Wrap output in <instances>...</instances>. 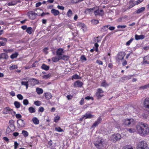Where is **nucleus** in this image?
Returning a JSON list of instances; mask_svg holds the SVG:
<instances>
[{
    "label": "nucleus",
    "mask_w": 149,
    "mask_h": 149,
    "mask_svg": "<svg viewBox=\"0 0 149 149\" xmlns=\"http://www.w3.org/2000/svg\"><path fill=\"white\" fill-rule=\"evenodd\" d=\"M136 129L139 134L141 135H146L149 134V128L146 124L140 123L136 126Z\"/></svg>",
    "instance_id": "f257e3e1"
},
{
    "label": "nucleus",
    "mask_w": 149,
    "mask_h": 149,
    "mask_svg": "<svg viewBox=\"0 0 149 149\" xmlns=\"http://www.w3.org/2000/svg\"><path fill=\"white\" fill-rule=\"evenodd\" d=\"M137 149H148V148L146 142L144 141H142L139 143Z\"/></svg>",
    "instance_id": "f03ea898"
},
{
    "label": "nucleus",
    "mask_w": 149,
    "mask_h": 149,
    "mask_svg": "<svg viewBox=\"0 0 149 149\" xmlns=\"http://www.w3.org/2000/svg\"><path fill=\"white\" fill-rule=\"evenodd\" d=\"M102 140H100L94 142V144L95 147L99 149H102L104 147Z\"/></svg>",
    "instance_id": "7ed1b4c3"
},
{
    "label": "nucleus",
    "mask_w": 149,
    "mask_h": 149,
    "mask_svg": "<svg viewBox=\"0 0 149 149\" xmlns=\"http://www.w3.org/2000/svg\"><path fill=\"white\" fill-rule=\"evenodd\" d=\"M3 113L6 114L7 113H11L12 114H15V112L13 111L12 109H10L9 107H7L5 108L3 110Z\"/></svg>",
    "instance_id": "20e7f679"
},
{
    "label": "nucleus",
    "mask_w": 149,
    "mask_h": 149,
    "mask_svg": "<svg viewBox=\"0 0 149 149\" xmlns=\"http://www.w3.org/2000/svg\"><path fill=\"white\" fill-rule=\"evenodd\" d=\"M94 14L95 15L102 16L104 14V12L102 10H99V9L96 10L94 11Z\"/></svg>",
    "instance_id": "39448f33"
},
{
    "label": "nucleus",
    "mask_w": 149,
    "mask_h": 149,
    "mask_svg": "<svg viewBox=\"0 0 149 149\" xmlns=\"http://www.w3.org/2000/svg\"><path fill=\"white\" fill-rule=\"evenodd\" d=\"M36 15L40 16V15L38 13H36L33 11L30 12L29 13V18L32 19H34L36 18Z\"/></svg>",
    "instance_id": "423d86ee"
},
{
    "label": "nucleus",
    "mask_w": 149,
    "mask_h": 149,
    "mask_svg": "<svg viewBox=\"0 0 149 149\" xmlns=\"http://www.w3.org/2000/svg\"><path fill=\"white\" fill-rule=\"evenodd\" d=\"M143 58V61L141 63L142 65L149 64V55L144 56Z\"/></svg>",
    "instance_id": "0eeeda50"
},
{
    "label": "nucleus",
    "mask_w": 149,
    "mask_h": 149,
    "mask_svg": "<svg viewBox=\"0 0 149 149\" xmlns=\"http://www.w3.org/2000/svg\"><path fill=\"white\" fill-rule=\"evenodd\" d=\"M125 55V53L124 52H121L118 53L117 55V59L119 60L123 59Z\"/></svg>",
    "instance_id": "6e6552de"
},
{
    "label": "nucleus",
    "mask_w": 149,
    "mask_h": 149,
    "mask_svg": "<svg viewBox=\"0 0 149 149\" xmlns=\"http://www.w3.org/2000/svg\"><path fill=\"white\" fill-rule=\"evenodd\" d=\"M29 81L30 82L31 85L33 86L39 83V81L37 80L34 78H30L29 79Z\"/></svg>",
    "instance_id": "1a4fd4ad"
},
{
    "label": "nucleus",
    "mask_w": 149,
    "mask_h": 149,
    "mask_svg": "<svg viewBox=\"0 0 149 149\" xmlns=\"http://www.w3.org/2000/svg\"><path fill=\"white\" fill-rule=\"evenodd\" d=\"M17 124L18 125V127H24L25 125V123L23 120L19 119L17 121Z\"/></svg>",
    "instance_id": "9d476101"
},
{
    "label": "nucleus",
    "mask_w": 149,
    "mask_h": 149,
    "mask_svg": "<svg viewBox=\"0 0 149 149\" xmlns=\"http://www.w3.org/2000/svg\"><path fill=\"white\" fill-rule=\"evenodd\" d=\"M83 118H85V119L91 118L94 117V116L90 114V112L88 111L85 115L83 116Z\"/></svg>",
    "instance_id": "9b49d317"
},
{
    "label": "nucleus",
    "mask_w": 149,
    "mask_h": 149,
    "mask_svg": "<svg viewBox=\"0 0 149 149\" xmlns=\"http://www.w3.org/2000/svg\"><path fill=\"white\" fill-rule=\"evenodd\" d=\"M143 106L145 108L149 109V98H146L145 99Z\"/></svg>",
    "instance_id": "f8f14e48"
},
{
    "label": "nucleus",
    "mask_w": 149,
    "mask_h": 149,
    "mask_svg": "<svg viewBox=\"0 0 149 149\" xmlns=\"http://www.w3.org/2000/svg\"><path fill=\"white\" fill-rule=\"evenodd\" d=\"M129 6L125 10V11L132 8L136 5L135 2H134V0H130L129 2Z\"/></svg>",
    "instance_id": "ddd939ff"
},
{
    "label": "nucleus",
    "mask_w": 149,
    "mask_h": 149,
    "mask_svg": "<svg viewBox=\"0 0 149 149\" xmlns=\"http://www.w3.org/2000/svg\"><path fill=\"white\" fill-rule=\"evenodd\" d=\"M23 80H28V81H22L21 82V85H22L25 86H26V89H27L29 86V78H24L23 79Z\"/></svg>",
    "instance_id": "4468645a"
},
{
    "label": "nucleus",
    "mask_w": 149,
    "mask_h": 149,
    "mask_svg": "<svg viewBox=\"0 0 149 149\" xmlns=\"http://www.w3.org/2000/svg\"><path fill=\"white\" fill-rule=\"evenodd\" d=\"M133 119H127L125 120L124 124L126 125H129L132 123H133Z\"/></svg>",
    "instance_id": "2eb2a0df"
},
{
    "label": "nucleus",
    "mask_w": 149,
    "mask_h": 149,
    "mask_svg": "<svg viewBox=\"0 0 149 149\" xmlns=\"http://www.w3.org/2000/svg\"><path fill=\"white\" fill-rule=\"evenodd\" d=\"M113 140L114 141H116L120 139L121 138V136L120 134H116L113 135Z\"/></svg>",
    "instance_id": "dca6fc26"
},
{
    "label": "nucleus",
    "mask_w": 149,
    "mask_h": 149,
    "mask_svg": "<svg viewBox=\"0 0 149 149\" xmlns=\"http://www.w3.org/2000/svg\"><path fill=\"white\" fill-rule=\"evenodd\" d=\"M0 40H2L0 41V47L5 46L7 42L6 39V38H1Z\"/></svg>",
    "instance_id": "f3484780"
},
{
    "label": "nucleus",
    "mask_w": 149,
    "mask_h": 149,
    "mask_svg": "<svg viewBox=\"0 0 149 149\" xmlns=\"http://www.w3.org/2000/svg\"><path fill=\"white\" fill-rule=\"evenodd\" d=\"M64 51L63 49L59 48L57 49L56 52V55L58 56H61L63 54Z\"/></svg>",
    "instance_id": "a211bd4d"
},
{
    "label": "nucleus",
    "mask_w": 149,
    "mask_h": 149,
    "mask_svg": "<svg viewBox=\"0 0 149 149\" xmlns=\"http://www.w3.org/2000/svg\"><path fill=\"white\" fill-rule=\"evenodd\" d=\"M102 119L100 117L97 120L95 121L94 123L92 125V127H96L100 123Z\"/></svg>",
    "instance_id": "6ab92c4d"
},
{
    "label": "nucleus",
    "mask_w": 149,
    "mask_h": 149,
    "mask_svg": "<svg viewBox=\"0 0 149 149\" xmlns=\"http://www.w3.org/2000/svg\"><path fill=\"white\" fill-rule=\"evenodd\" d=\"M51 12L54 16H57L59 14V12L58 10H56L54 8H53L52 9Z\"/></svg>",
    "instance_id": "aec40b11"
},
{
    "label": "nucleus",
    "mask_w": 149,
    "mask_h": 149,
    "mask_svg": "<svg viewBox=\"0 0 149 149\" xmlns=\"http://www.w3.org/2000/svg\"><path fill=\"white\" fill-rule=\"evenodd\" d=\"M83 85V83L81 82L77 81L75 82L74 84V85L75 87H81Z\"/></svg>",
    "instance_id": "412c9836"
},
{
    "label": "nucleus",
    "mask_w": 149,
    "mask_h": 149,
    "mask_svg": "<svg viewBox=\"0 0 149 149\" xmlns=\"http://www.w3.org/2000/svg\"><path fill=\"white\" fill-rule=\"evenodd\" d=\"M145 10V7H142L140 8L139 9L137 10H136L134 12V13L139 14L141 13L143 11H144Z\"/></svg>",
    "instance_id": "4be33fe9"
},
{
    "label": "nucleus",
    "mask_w": 149,
    "mask_h": 149,
    "mask_svg": "<svg viewBox=\"0 0 149 149\" xmlns=\"http://www.w3.org/2000/svg\"><path fill=\"white\" fill-rule=\"evenodd\" d=\"M96 7H93L92 8H86L85 10V12H87V13H92L93 12V11H95L96 9Z\"/></svg>",
    "instance_id": "5701e85b"
},
{
    "label": "nucleus",
    "mask_w": 149,
    "mask_h": 149,
    "mask_svg": "<svg viewBox=\"0 0 149 149\" xmlns=\"http://www.w3.org/2000/svg\"><path fill=\"white\" fill-rule=\"evenodd\" d=\"M133 75H124L123 76V77L122 78V80L123 81L126 80H128L130 79L133 76Z\"/></svg>",
    "instance_id": "b1692460"
},
{
    "label": "nucleus",
    "mask_w": 149,
    "mask_h": 149,
    "mask_svg": "<svg viewBox=\"0 0 149 149\" xmlns=\"http://www.w3.org/2000/svg\"><path fill=\"white\" fill-rule=\"evenodd\" d=\"M77 26H79L81 29L83 30V31H84V29L86 28V26L84 24L81 23H78L77 24Z\"/></svg>",
    "instance_id": "393cba45"
},
{
    "label": "nucleus",
    "mask_w": 149,
    "mask_h": 149,
    "mask_svg": "<svg viewBox=\"0 0 149 149\" xmlns=\"http://www.w3.org/2000/svg\"><path fill=\"white\" fill-rule=\"evenodd\" d=\"M60 56H55L52 58V61L54 62H56L58 61L59 60H60Z\"/></svg>",
    "instance_id": "a878e982"
},
{
    "label": "nucleus",
    "mask_w": 149,
    "mask_h": 149,
    "mask_svg": "<svg viewBox=\"0 0 149 149\" xmlns=\"http://www.w3.org/2000/svg\"><path fill=\"white\" fill-rule=\"evenodd\" d=\"M32 120L33 123L35 125H38L39 123V120L36 117L33 118Z\"/></svg>",
    "instance_id": "bb28decb"
},
{
    "label": "nucleus",
    "mask_w": 149,
    "mask_h": 149,
    "mask_svg": "<svg viewBox=\"0 0 149 149\" xmlns=\"http://www.w3.org/2000/svg\"><path fill=\"white\" fill-rule=\"evenodd\" d=\"M41 68L43 70H49V66L44 64L42 65L41 66Z\"/></svg>",
    "instance_id": "cd10ccee"
},
{
    "label": "nucleus",
    "mask_w": 149,
    "mask_h": 149,
    "mask_svg": "<svg viewBox=\"0 0 149 149\" xmlns=\"http://www.w3.org/2000/svg\"><path fill=\"white\" fill-rule=\"evenodd\" d=\"M45 98L47 100H49L52 97V95L51 93H45Z\"/></svg>",
    "instance_id": "c85d7f7f"
},
{
    "label": "nucleus",
    "mask_w": 149,
    "mask_h": 149,
    "mask_svg": "<svg viewBox=\"0 0 149 149\" xmlns=\"http://www.w3.org/2000/svg\"><path fill=\"white\" fill-rule=\"evenodd\" d=\"M1 59L4 58L7 59L8 58V55L6 53H3L0 54Z\"/></svg>",
    "instance_id": "c756f323"
},
{
    "label": "nucleus",
    "mask_w": 149,
    "mask_h": 149,
    "mask_svg": "<svg viewBox=\"0 0 149 149\" xmlns=\"http://www.w3.org/2000/svg\"><path fill=\"white\" fill-rule=\"evenodd\" d=\"M19 1H14L9 2L8 3V5L9 6H14L16 5L18 2H19Z\"/></svg>",
    "instance_id": "7c9ffc66"
},
{
    "label": "nucleus",
    "mask_w": 149,
    "mask_h": 149,
    "mask_svg": "<svg viewBox=\"0 0 149 149\" xmlns=\"http://www.w3.org/2000/svg\"><path fill=\"white\" fill-rule=\"evenodd\" d=\"M36 91L39 95H40L43 93V90L42 88H36Z\"/></svg>",
    "instance_id": "2f4dec72"
},
{
    "label": "nucleus",
    "mask_w": 149,
    "mask_h": 149,
    "mask_svg": "<svg viewBox=\"0 0 149 149\" xmlns=\"http://www.w3.org/2000/svg\"><path fill=\"white\" fill-rule=\"evenodd\" d=\"M60 59L61 60H67L69 58V56L66 55H63V56H60Z\"/></svg>",
    "instance_id": "473e14b6"
},
{
    "label": "nucleus",
    "mask_w": 149,
    "mask_h": 149,
    "mask_svg": "<svg viewBox=\"0 0 149 149\" xmlns=\"http://www.w3.org/2000/svg\"><path fill=\"white\" fill-rule=\"evenodd\" d=\"M73 13L71 9H69L66 14L67 16L69 17H70L72 15Z\"/></svg>",
    "instance_id": "72a5a7b5"
},
{
    "label": "nucleus",
    "mask_w": 149,
    "mask_h": 149,
    "mask_svg": "<svg viewBox=\"0 0 149 149\" xmlns=\"http://www.w3.org/2000/svg\"><path fill=\"white\" fill-rule=\"evenodd\" d=\"M26 31L29 34H31L33 31V29L31 27H29L26 29Z\"/></svg>",
    "instance_id": "f704fd0d"
},
{
    "label": "nucleus",
    "mask_w": 149,
    "mask_h": 149,
    "mask_svg": "<svg viewBox=\"0 0 149 149\" xmlns=\"http://www.w3.org/2000/svg\"><path fill=\"white\" fill-rule=\"evenodd\" d=\"M14 104L16 108H19L20 106V104L19 102L17 101H15L14 102Z\"/></svg>",
    "instance_id": "c9c22d12"
},
{
    "label": "nucleus",
    "mask_w": 149,
    "mask_h": 149,
    "mask_svg": "<svg viewBox=\"0 0 149 149\" xmlns=\"http://www.w3.org/2000/svg\"><path fill=\"white\" fill-rule=\"evenodd\" d=\"M95 96L97 97V99H100L102 97L104 96V95L102 94H101L100 93H96L95 94Z\"/></svg>",
    "instance_id": "e433bc0d"
},
{
    "label": "nucleus",
    "mask_w": 149,
    "mask_h": 149,
    "mask_svg": "<svg viewBox=\"0 0 149 149\" xmlns=\"http://www.w3.org/2000/svg\"><path fill=\"white\" fill-rule=\"evenodd\" d=\"M108 25H106L103 26V27L101 29V31H105L108 30Z\"/></svg>",
    "instance_id": "4c0bfd02"
},
{
    "label": "nucleus",
    "mask_w": 149,
    "mask_h": 149,
    "mask_svg": "<svg viewBox=\"0 0 149 149\" xmlns=\"http://www.w3.org/2000/svg\"><path fill=\"white\" fill-rule=\"evenodd\" d=\"M109 86V84L107 83L105 80H104L101 84L102 86L106 87Z\"/></svg>",
    "instance_id": "58836bf2"
},
{
    "label": "nucleus",
    "mask_w": 149,
    "mask_h": 149,
    "mask_svg": "<svg viewBox=\"0 0 149 149\" xmlns=\"http://www.w3.org/2000/svg\"><path fill=\"white\" fill-rule=\"evenodd\" d=\"M22 134H23L24 137H26L29 135L28 132L25 130H22Z\"/></svg>",
    "instance_id": "ea45409f"
},
{
    "label": "nucleus",
    "mask_w": 149,
    "mask_h": 149,
    "mask_svg": "<svg viewBox=\"0 0 149 149\" xmlns=\"http://www.w3.org/2000/svg\"><path fill=\"white\" fill-rule=\"evenodd\" d=\"M149 88V84L145 85L144 86H141L139 88L140 89H144Z\"/></svg>",
    "instance_id": "a19ab883"
},
{
    "label": "nucleus",
    "mask_w": 149,
    "mask_h": 149,
    "mask_svg": "<svg viewBox=\"0 0 149 149\" xmlns=\"http://www.w3.org/2000/svg\"><path fill=\"white\" fill-rule=\"evenodd\" d=\"M29 110L30 113H32L35 112V109L32 107H30L29 108Z\"/></svg>",
    "instance_id": "79ce46f5"
},
{
    "label": "nucleus",
    "mask_w": 149,
    "mask_h": 149,
    "mask_svg": "<svg viewBox=\"0 0 149 149\" xmlns=\"http://www.w3.org/2000/svg\"><path fill=\"white\" fill-rule=\"evenodd\" d=\"M18 55V53L17 52H15L11 55L10 58L12 59H13L15 58H16Z\"/></svg>",
    "instance_id": "37998d69"
},
{
    "label": "nucleus",
    "mask_w": 149,
    "mask_h": 149,
    "mask_svg": "<svg viewBox=\"0 0 149 149\" xmlns=\"http://www.w3.org/2000/svg\"><path fill=\"white\" fill-rule=\"evenodd\" d=\"M11 129V130L14 131L15 129V127L14 124H10L8 126Z\"/></svg>",
    "instance_id": "c03bdc74"
},
{
    "label": "nucleus",
    "mask_w": 149,
    "mask_h": 149,
    "mask_svg": "<svg viewBox=\"0 0 149 149\" xmlns=\"http://www.w3.org/2000/svg\"><path fill=\"white\" fill-rule=\"evenodd\" d=\"M122 149H133L132 146L130 145H126L124 146Z\"/></svg>",
    "instance_id": "a18cd8bd"
},
{
    "label": "nucleus",
    "mask_w": 149,
    "mask_h": 149,
    "mask_svg": "<svg viewBox=\"0 0 149 149\" xmlns=\"http://www.w3.org/2000/svg\"><path fill=\"white\" fill-rule=\"evenodd\" d=\"M127 130L130 133H134L136 131V130L134 128L128 129Z\"/></svg>",
    "instance_id": "49530a36"
},
{
    "label": "nucleus",
    "mask_w": 149,
    "mask_h": 149,
    "mask_svg": "<svg viewBox=\"0 0 149 149\" xmlns=\"http://www.w3.org/2000/svg\"><path fill=\"white\" fill-rule=\"evenodd\" d=\"M134 40V39L133 38H132L131 39L128 41L126 43V45L127 46H129V45L130 43L132 42L133 40Z\"/></svg>",
    "instance_id": "de8ad7c7"
},
{
    "label": "nucleus",
    "mask_w": 149,
    "mask_h": 149,
    "mask_svg": "<svg viewBox=\"0 0 149 149\" xmlns=\"http://www.w3.org/2000/svg\"><path fill=\"white\" fill-rule=\"evenodd\" d=\"M60 117L59 116H57L54 117V121L56 123H57L60 120Z\"/></svg>",
    "instance_id": "09e8293b"
},
{
    "label": "nucleus",
    "mask_w": 149,
    "mask_h": 149,
    "mask_svg": "<svg viewBox=\"0 0 149 149\" xmlns=\"http://www.w3.org/2000/svg\"><path fill=\"white\" fill-rule=\"evenodd\" d=\"M92 23L93 24H96L99 23L98 20L95 19H93L91 20Z\"/></svg>",
    "instance_id": "8fccbe9b"
},
{
    "label": "nucleus",
    "mask_w": 149,
    "mask_h": 149,
    "mask_svg": "<svg viewBox=\"0 0 149 149\" xmlns=\"http://www.w3.org/2000/svg\"><path fill=\"white\" fill-rule=\"evenodd\" d=\"M17 96L19 100H22L23 99V97L22 95L20 94H19L17 95Z\"/></svg>",
    "instance_id": "3c124183"
},
{
    "label": "nucleus",
    "mask_w": 149,
    "mask_h": 149,
    "mask_svg": "<svg viewBox=\"0 0 149 149\" xmlns=\"http://www.w3.org/2000/svg\"><path fill=\"white\" fill-rule=\"evenodd\" d=\"M103 93L104 91L102 90V89L101 88H99L97 89V92L96 93L102 94Z\"/></svg>",
    "instance_id": "603ef678"
},
{
    "label": "nucleus",
    "mask_w": 149,
    "mask_h": 149,
    "mask_svg": "<svg viewBox=\"0 0 149 149\" xmlns=\"http://www.w3.org/2000/svg\"><path fill=\"white\" fill-rule=\"evenodd\" d=\"M66 27L67 28H69L70 29H73V26H72V25L70 24H67L65 25Z\"/></svg>",
    "instance_id": "864d4df0"
},
{
    "label": "nucleus",
    "mask_w": 149,
    "mask_h": 149,
    "mask_svg": "<svg viewBox=\"0 0 149 149\" xmlns=\"http://www.w3.org/2000/svg\"><path fill=\"white\" fill-rule=\"evenodd\" d=\"M51 76V74H47L45 75L43 77V78L44 79H47L50 77Z\"/></svg>",
    "instance_id": "5fc2aeb1"
},
{
    "label": "nucleus",
    "mask_w": 149,
    "mask_h": 149,
    "mask_svg": "<svg viewBox=\"0 0 149 149\" xmlns=\"http://www.w3.org/2000/svg\"><path fill=\"white\" fill-rule=\"evenodd\" d=\"M23 103L24 105H27L29 104L28 100L27 99L24 100L23 101Z\"/></svg>",
    "instance_id": "6e6d98bb"
},
{
    "label": "nucleus",
    "mask_w": 149,
    "mask_h": 149,
    "mask_svg": "<svg viewBox=\"0 0 149 149\" xmlns=\"http://www.w3.org/2000/svg\"><path fill=\"white\" fill-rule=\"evenodd\" d=\"M81 59L82 61H87L86 58L85 57L84 55H82L81 57Z\"/></svg>",
    "instance_id": "4d7b16f0"
},
{
    "label": "nucleus",
    "mask_w": 149,
    "mask_h": 149,
    "mask_svg": "<svg viewBox=\"0 0 149 149\" xmlns=\"http://www.w3.org/2000/svg\"><path fill=\"white\" fill-rule=\"evenodd\" d=\"M55 130L58 132H61L63 131V130L60 127H56L55 128Z\"/></svg>",
    "instance_id": "13d9d810"
},
{
    "label": "nucleus",
    "mask_w": 149,
    "mask_h": 149,
    "mask_svg": "<svg viewBox=\"0 0 149 149\" xmlns=\"http://www.w3.org/2000/svg\"><path fill=\"white\" fill-rule=\"evenodd\" d=\"M108 29L110 30H113L115 29V27L114 26H111L109 25H108Z\"/></svg>",
    "instance_id": "bf43d9fd"
},
{
    "label": "nucleus",
    "mask_w": 149,
    "mask_h": 149,
    "mask_svg": "<svg viewBox=\"0 0 149 149\" xmlns=\"http://www.w3.org/2000/svg\"><path fill=\"white\" fill-rule=\"evenodd\" d=\"M34 104L37 106H39L40 105V102L39 101H36L34 102Z\"/></svg>",
    "instance_id": "052dcab7"
},
{
    "label": "nucleus",
    "mask_w": 149,
    "mask_h": 149,
    "mask_svg": "<svg viewBox=\"0 0 149 149\" xmlns=\"http://www.w3.org/2000/svg\"><path fill=\"white\" fill-rule=\"evenodd\" d=\"M96 63L99 65H102L103 64L102 61H100V60H97Z\"/></svg>",
    "instance_id": "680f3d73"
},
{
    "label": "nucleus",
    "mask_w": 149,
    "mask_h": 149,
    "mask_svg": "<svg viewBox=\"0 0 149 149\" xmlns=\"http://www.w3.org/2000/svg\"><path fill=\"white\" fill-rule=\"evenodd\" d=\"M17 65H14L10 67V70H13L15 68H17Z\"/></svg>",
    "instance_id": "e2e57ef3"
},
{
    "label": "nucleus",
    "mask_w": 149,
    "mask_h": 149,
    "mask_svg": "<svg viewBox=\"0 0 149 149\" xmlns=\"http://www.w3.org/2000/svg\"><path fill=\"white\" fill-rule=\"evenodd\" d=\"M72 79H78L79 78V76L78 75L76 74L74 75H73L72 76Z\"/></svg>",
    "instance_id": "0e129e2a"
},
{
    "label": "nucleus",
    "mask_w": 149,
    "mask_h": 149,
    "mask_svg": "<svg viewBox=\"0 0 149 149\" xmlns=\"http://www.w3.org/2000/svg\"><path fill=\"white\" fill-rule=\"evenodd\" d=\"M44 111V109L43 107H40L39 108L38 111L39 112H42Z\"/></svg>",
    "instance_id": "69168bd1"
},
{
    "label": "nucleus",
    "mask_w": 149,
    "mask_h": 149,
    "mask_svg": "<svg viewBox=\"0 0 149 149\" xmlns=\"http://www.w3.org/2000/svg\"><path fill=\"white\" fill-rule=\"evenodd\" d=\"M126 25H118L117 26V28H121V29H123L126 28Z\"/></svg>",
    "instance_id": "338daca9"
},
{
    "label": "nucleus",
    "mask_w": 149,
    "mask_h": 149,
    "mask_svg": "<svg viewBox=\"0 0 149 149\" xmlns=\"http://www.w3.org/2000/svg\"><path fill=\"white\" fill-rule=\"evenodd\" d=\"M18 145L19 144L17 143L16 141H15L14 142V149H16L17 148Z\"/></svg>",
    "instance_id": "774afa93"
}]
</instances>
